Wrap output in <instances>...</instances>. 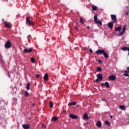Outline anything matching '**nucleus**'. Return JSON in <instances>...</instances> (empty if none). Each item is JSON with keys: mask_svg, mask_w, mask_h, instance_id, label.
I'll return each instance as SVG.
<instances>
[{"mask_svg": "<svg viewBox=\"0 0 129 129\" xmlns=\"http://www.w3.org/2000/svg\"><path fill=\"white\" fill-rule=\"evenodd\" d=\"M26 23H27L28 25H30V26H34L35 24L34 22H32L31 20H30V17L26 18Z\"/></svg>", "mask_w": 129, "mask_h": 129, "instance_id": "nucleus-5", "label": "nucleus"}, {"mask_svg": "<svg viewBox=\"0 0 129 129\" xmlns=\"http://www.w3.org/2000/svg\"><path fill=\"white\" fill-rule=\"evenodd\" d=\"M84 119H89V117H88L87 113H85L84 115Z\"/></svg>", "mask_w": 129, "mask_h": 129, "instance_id": "nucleus-18", "label": "nucleus"}, {"mask_svg": "<svg viewBox=\"0 0 129 129\" xmlns=\"http://www.w3.org/2000/svg\"><path fill=\"white\" fill-rule=\"evenodd\" d=\"M103 54L104 55V57H105V58H108V54H107V53H106V52L104 51Z\"/></svg>", "mask_w": 129, "mask_h": 129, "instance_id": "nucleus-19", "label": "nucleus"}, {"mask_svg": "<svg viewBox=\"0 0 129 129\" xmlns=\"http://www.w3.org/2000/svg\"><path fill=\"white\" fill-rule=\"evenodd\" d=\"M8 76L9 77V78H11V75L10 74V73H8Z\"/></svg>", "mask_w": 129, "mask_h": 129, "instance_id": "nucleus-35", "label": "nucleus"}, {"mask_svg": "<svg viewBox=\"0 0 129 129\" xmlns=\"http://www.w3.org/2000/svg\"><path fill=\"white\" fill-rule=\"evenodd\" d=\"M14 72H16V69L14 70Z\"/></svg>", "mask_w": 129, "mask_h": 129, "instance_id": "nucleus-48", "label": "nucleus"}, {"mask_svg": "<svg viewBox=\"0 0 129 129\" xmlns=\"http://www.w3.org/2000/svg\"><path fill=\"white\" fill-rule=\"evenodd\" d=\"M85 49H86V47H85Z\"/></svg>", "mask_w": 129, "mask_h": 129, "instance_id": "nucleus-50", "label": "nucleus"}, {"mask_svg": "<svg viewBox=\"0 0 129 129\" xmlns=\"http://www.w3.org/2000/svg\"><path fill=\"white\" fill-rule=\"evenodd\" d=\"M125 73H128L129 71H124Z\"/></svg>", "mask_w": 129, "mask_h": 129, "instance_id": "nucleus-38", "label": "nucleus"}, {"mask_svg": "<svg viewBox=\"0 0 129 129\" xmlns=\"http://www.w3.org/2000/svg\"><path fill=\"white\" fill-rule=\"evenodd\" d=\"M94 20L95 21V22L97 24H98L100 26L102 25V23H101V21L100 20H98V18H97V14H95L94 16Z\"/></svg>", "mask_w": 129, "mask_h": 129, "instance_id": "nucleus-1", "label": "nucleus"}, {"mask_svg": "<svg viewBox=\"0 0 129 129\" xmlns=\"http://www.w3.org/2000/svg\"><path fill=\"white\" fill-rule=\"evenodd\" d=\"M127 70H128V71H129V67L128 68H127Z\"/></svg>", "mask_w": 129, "mask_h": 129, "instance_id": "nucleus-42", "label": "nucleus"}, {"mask_svg": "<svg viewBox=\"0 0 129 129\" xmlns=\"http://www.w3.org/2000/svg\"><path fill=\"white\" fill-rule=\"evenodd\" d=\"M111 18L112 20L113 21V22L115 23L116 22V15H111Z\"/></svg>", "mask_w": 129, "mask_h": 129, "instance_id": "nucleus-10", "label": "nucleus"}, {"mask_svg": "<svg viewBox=\"0 0 129 129\" xmlns=\"http://www.w3.org/2000/svg\"><path fill=\"white\" fill-rule=\"evenodd\" d=\"M116 32H120L121 31V26H119L115 28Z\"/></svg>", "mask_w": 129, "mask_h": 129, "instance_id": "nucleus-14", "label": "nucleus"}, {"mask_svg": "<svg viewBox=\"0 0 129 129\" xmlns=\"http://www.w3.org/2000/svg\"><path fill=\"white\" fill-rule=\"evenodd\" d=\"M57 119H58V118H57L55 116H53V117H52L51 120H53V121H56V120H57Z\"/></svg>", "mask_w": 129, "mask_h": 129, "instance_id": "nucleus-23", "label": "nucleus"}, {"mask_svg": "<svg viewBox=\"0 0 129 129\" xmlns=\"http://www.w3.org/2000/svg\"><path fill=\"white\" fill-rule=\"evenodd\" d=\"M29 37H31V35H29L28 36V38H29Z\"/></svg>", "mask_w": 129, "mask_h": 129, "instance_id": "nucleus-43", "label": "nucleus"}, {"mask_svg": "<svg viewBox=\"0 0 129 129\" xmlns=\"http://www.w3.org/2000/svg\"><path fill=\"white\" fill-rule=\"evenodd\" d=\"M11 47H12V43H11V41L8 40L5 44V48L6 49H10Z\"/></svg>", "mask_w": 129, "mask_h": 129, "instance_id": "nucleus-3", "label": "nucleus"}, {"mask_svg": "<svg viewBox=\"0 0 129 129\" xmlns=\"http://www.w3.org/2000/svg\"><path fill=\"white\" fill-rule=\"evenodd\" d=\"M87 29H89V26H87Z\"/></svg>", "mask_w": 129, "mask_h": 129, "instance_id": "nucleus-45", "label": "nucleus"}, {"mask_svg": "<svg viewBox=\"0 0 129 129\" xmlns=\"http://www.w3.org/2000/svg\"><path fill=\"white\" fill-rule=\"evenodd\" d=\"M122 35H123V33H122V32H120L118 34V37H121Z\"/></svg>", "mask_w": 129, "mask_h": 129, "instance_id": "nucleus-29", "label": "nucleus"}, {"mask_svg": "<svg viewBox=\"0 0 129 129\" xmlns=\"http://www.w3.org/2000/svg\"><path fill=\"white\" fill-rule=\"evenodd\" d=\"M70 117H71L73 119H75V118H77V116H76L74 114H70Z\"/></svg>", "mask_w": 129, "mask_h": 129, "instance_id": "nucleus-15", "label": "nucleus"}, {"mask_svg": "<svg viewBox=\"0 0 129 129\" xmlns=\"http://www.w3.org/2000/svg\"><path fill=\"white\" fill-rule=\"evenodd\" d=\"M42 127H44V128H45V127H46V125H44V124H42Z\"/></svg>", "mask_w": 129, "mask_h": 129, "instance_id": "nucleus-36", "label": "nucleus"}, {"mask_svg": "<svg viewBox=\"0 0 129 129\" xmlns=\"http://www.w3.org/2000/svg\"><path fill=\"white\" fill-rule=\"evenodd\" d=\"M49 105H50V107L51 108H52V107H53V103H52V102H49Z\"/></svg>", "mask_w": 129, "mask_h": 129, "instance_id": "nucleus-32", "label": "nucleus"}, {"mask_svg": "<svg viewBox=\"0 0 129 129\" xmlns=\"http://www.w3.org/2000/svg\"><path fill=\"white\" fill-rule=\"evenodd\" d=\"M25 95L27 97H28V96H29V92L27 91H25Z\"/></svg>", "mask_w": 129, "mask_h": 129, "instance_id": "nucleus-31", "label": "nucleus"}, {"mask_svg": "<svg viewBox=\"0 0 129 129\" xmlns=\"http://www.w3.org/2000/svg\"><path fill=\"white\" fill-rule=\"evenodd\" d=\"M98 61L100 62V63H101V61H100V60H98Z\"/></svg>", "mask_w": 129, "mask_h": 129, "instance_id": "nucleus-41", "label": "nucleus"}, {"mask_svg": "<svg viewBox=\"0 0 129 129\" xmlns=\"http://www.w3.org/2000/svg\"><path fill=\"white\" fill-rule=\"evenodd\" d=\"M96 125L98 127H101V122H100V121H98L96 123Z\"/></svg>", "mask_w": 129, "mask_h": 129, "instance_id": "nucleus-17", "label": "nucleus"}, {"mask_svg": "<svg viewBox=\"0 0 129 129\" xmlns=\"http://www.w3.org/2000/svg\"><path fill=\"white\" fill-rule=\"evenodd\" d=\"M97 71L100 72V71H101V68L100 67L97 68Z\"/></svg>", "mask_w": 129, "mask_h": 129, "instance_id": "nucleus-30", "label": "nucleus"}, {"mask_svg": "<svg viewBox=\"0 0 129 129\" xmlns=\"http://www.w3.org/2000/svg\"><path fill=\"white\" fill-rule=\"evenodd\" d=\"M96 53L97 55L100 54H103L104 53V50L102 49H99L96 51Z\"/></svg>", "mask_w": 129, "mask_h": 129, "instance_id": "nucleus-6", "label": "nucleus"}, {"mask_svg": "<svg viewBox=\"0 0 129 129\" xmlns=\"http://www.w3.org/2000/svg\"><path fill=\"white\" fill-rule=\"evenodd\" d=\"M99 81H102V75L101 74H98L97 79L95 80V82H98Z\"/></svg>", "mask_w": 129, "mask_h": 129, "instance_id": "nucleus-4", "label": "nucleus"}, {"mask_svg": "<svg viewBox=\"0 0 129 129\" xmlns=\"http://www.w3.org/2000/svg\"><path fill=\"white\" fill-rule=\"evenodd\" d=\"M26 88L27 89V90H30V83H28Z\"/></svg>", "mask_w": 129, "mask_h": 129, "instance_id": "nucleus-22", "label": "nucleus"}, {"mask_svg": "<svg viewBox=\"0 0 129 129\" xmlns=\"http://www.w3.org/2000/svg\"><path fill=\"white\" fill-rule=\"evenodd\" d=\"M39 77H40V75L37 74V75H36V78H39Z\"/></svg>", "mask_w": 129, "mask_h": 129, "instance_id": "nucleus-34", "label": "nucleus"}, {"mask_svg": "<svg viewBox=\"0 0 129 129\" xmlns=\"http://www.w3.org/2000/svg\"><path fill=\"white\" fill-rule=\"evenodd\" d=\"M103 101H104V100L102 99Z\"/></svg>", "mask_w": 129, "mask_h": 129, "instance_id": "nucleus-51", "label": "nucleus"}, {"mask_svg": "<svg viewBox=\"0 0 129 129\" xmlns=\"http://www.w3.org/2000/svg\"><path fill=\"white\" fill-rule=\"evenodd\" d=\"M48 78H49V76L47 74H45L43 77V79L45 80V81H47V80H48Z\"/></svg>", "mask_w": 129, "mask_h": 129, "instance_id": "nucleus-13", "label": "nucleus"}, {"mask_svg": "<svg viewBox=\"0 0 129 129\" xmlns=\"http://www.w3.org/2000/svg\"><path fill=\"white\" fill-rule=\"evenodd\" d=\"M110 118H112V116H110Z\"/></svg>", "mask_w": 129, "mask_h": 129, "instance_id": "nucleus-44", "label": "nucleus"}, {"mask_svg": "<svg viewBox=\"0 0 129 129\" xmlns=\"http://www.w3.org/2000/svg\"><path fill=\"white\" fill-rule=\"evenodd\" d=\"M32 105H33V106H34V105H35V104H33Z\"/></svg>", "mask_w": 129, "mask_h": 129, "instance_id": "nucleus-49", "label": "nucleus"}, {"mask_svg": "<svg viewBox=\"0 0 129 129\" xmlns=\"http://www.w3.org/2000/svg\"><path fill=\"white\" fill-rule=\"evenodd\" d=\"M109 79H110V80H112V81H114L115 80V79H116V77H115V76L112 75H111L109 77H108Z\"/></svg>", "mask_w": 129, "mask_h": 129, "instance_id": "nucleus-8", "label": "nucleus"}, {"mask_svg": "<svg viewBox=\"0 0 129 129\" xmlns=\"http://www.w3.org/2000/svg\"><path fill=\"white\" fill-rule=\"evenodd\" d=\"M76 25H78V22H76Z\"/></svg>", "mask_w": 129, "mask_h": 129, "instance_id": "nucleus-47", "label": "nucleus"}, {"mask_svg": "<svg viewBox=\"0 0 129 129\" xmlns=\"http://www.w3.org/2000/svg\"><path fill=\"white\" fill-rule=\"evenodd\" d=\"M125 29H126V26L125 25H124L122 30V33H124V32H125Z\"/></svg>", "mask_w": 129, "mask_h": 129, "instance_id": "nucleus-27", "label": "nucleus"}, {"mask_svg": "<svg viewBox=\"0 0 129 129\" xmlns=\"http://www.w3.org/2000/svg\"><path fill=\"white\" fill-rule=\"evenodd\" d=\"M105 84L102 83L101 84V85H102V86H103V85H104Z\"/></svg>", "mask_w": 129, "mask_h": 129, "instance_id": "nucleus-40", "label": "nucleus"}, {"mask_svg": "<svg viewBox=\"0 0 129 129\" xmlns=\"http://www.w3.org/2000/svg\"><path fill=\"white\" fill-rule=\"evenodd\" d=\"M128 12H126V16H128Z\"/></svg>", "mask_w": 129, "mask_h": 129, "instance_id": "nucleus-39", "label": "nucleus"}, {"mask_svg": "<svg viewBox=\"0 0 129 129\" xmlns=\"http://www.w3.org/2000/svg\"><path fill=\"white\" fill-rule=\"evenodd\" d=\"M84 19H83V18H81V19H80V22L82 24H84Z\"/></svg>", "mask_w": 129, "mask_h": 129, "instance_id": "nucleus-28", "label": "nucleus"}, {"mask_svg": "<svg viewBox=\"0 0 129 129\" xmlns=\"http://www.w3.org/2000/svg\"><path fill=\"white\" fill-rule=\"evenodd\" d=\"M77 104V103L76 102H74L72 103H69L68 105H76Z\"/></svg>", "mask_w": 129, "mask_h": 129, "instance_id": "nucleus-21", "label": "nucleus"}, {"mask_svg": "<svg viewBox=\"0 0 129 129\" xmlns=\"http://www.w3.org/2000/svg\"><path fill=\"white\" fill-rule=\"evenodd\" d=\"M119 108L121 110H125V106H124V105H120V106H119Z\"/></svg>", "mask_w": 129, "mask_h": 129, "instance_id": "nucleus-16", "label": "nucleus"}, {"mask_svg": "<svg viewBox=\"0 0 129 129\" xmlns=\"http://www.w3.org/2000/svg\"><path fill=\"white\" fill-rule=\"evenodd\" d=\"M123 75H124V76H126L127 77H128V76H129V75L126 73H124Z\"/></svg>", "mask_w": 129, "mask_h": 129, "instance_id": "nucleus-33", "label": "nucleus"}, {"mask_svg": "<svg viewBox=\"0 0 129 129\" xmlns=\"http://www.w3.org/2000/svg\"><path fill=\"white\" fill-rule=\"evenodd\" d=\"M105 124H106L108 126H110V122L108 121H106L104 122Z\"/></svg>", "mask_w": 129, "mask_h": 129, "instance_id": "nucleus-20", "label": "nucleus"}, {"mask_svg": "<svg viewBox=\"0 0 129 129\" xmlns=\"http://www.w3.org/2000/svg\"><path fill=\"white\" fill-rule=\"evenodd\" d=\"M92 10H93V11H96V10H97V7L96 6H92Z\"/></svg>", "mask_w": 129, "mask_h": 129, "instance_id": "nucleus-25", "label": "nucleus"}, {"mask_svg": "<svg viewBox=\"0 0 129 129\" xmlns=\"http://www.w3.org/2000/svg\"><path fill=\"white\" fill-rule=\"evenodd\" d=\"M121 50H122V51H128V54H127V56H128L129 55V47H123L121 48Z\"/></svg>", "mask_w": 129, "mask_h": 129, "instance_id": "nucleus-11", "label": "nucleus"}, {"mask_svg": "<svg viewBox=\"0 0 129 129\" xmlns=\"http://www.w3.org/2000/svg\"><path fill=\"white\" fill-rule=\"evenodd\" d=\"M22 127H23L24 129H29L30 127V126L28 124H23L22 125Z\"/></svg>", "mask_w": 129, "mask_h": 129, "instance_id": "nucleus-9", "label": "nucleus"}, {"mask_svg": "<svg viewBox=\"0 0 129 129\" xmlns=\"http://www.w3.org/2000/svg\"><path fill=\"white\" fill-rule=\"evenodd\" d=\"M90 53L93 52L92 49H91V48L90 49Z\"/></svg>", "mask_w": 129, "mask_h": 129, "instance_id": "nucleus-37", "label": "nucleus"}, {"mask_svg": "<svg viewBox=\"0 0 129 129\" xmlns=\"http://www.w3.org/2000/svg\"><path fill=\"white\" fill-rule=\"evenodd\" d=\"M35 58L32 57L31 58V61L32 62V63H35Z\"/></svg>", "mask_w": 129, "mask_h": 129, "instance_id": "nucleus-26", "label": "nucleus"}, {"mask_svg": "<svg viewBox=\"0 0 129 129\" xmlns=\"http://www.w3.org/2000/svg\"><path fill=\"white\" fill-rule=\"evenodd\" d=\"M32 51H33V49L32 48H25L24 49V52H25V53H31Z\"/></svg>", "mask_w": 129, "mask_h": 129, "instance_id": "nucleus-7", "label": "nucleus"}, {"mask_svg": "<svg viewBox=\"0 0 129 129\" xmlns=\"http://www.w3.org/2000/svg\"><path fill=\"white\" fill-rule=\"evenodd\" d=\"M75 29H76V30H77V29H78V28H77V27H75Z\"/></svg>", "mask_w": 129, "mask_h": 129, "instance_id": "nucleus-46", "label": "nucleus"}, {"mask_svg": "<svg viewBox=\"0 0 129 129\" xmlns=\"http://www.w3.org/2000/svg\"><path fill=\"white\" fill-rule=\"evenodd\" d=\"M4 24L6 28H8L9 29L12 28V24L11 23L8 22V21H4Z\"/></svg>", "mask_w": 129, "mask_h": 129, "instance_id": "nucleus-2", "label": "nucleus"}, {"mask_svg": "<svg viewBox=\"0 0 129 129\" xmlns=\"http://www.w3.org/2000/svg\"><path fill=\"white\" fill-rule=\"evenodd\" d=\"M113 23L114 22H109L108 24V26L110 29H112V28H113Z\"/></svg>", "mask_w": 129, "mask_h": 129, "instance_id": "nucleus-12", "label": "nucleus"}, {"mask_svg": "<svg viewBox=\"0 0 129 129\" xmlns=\"http://www.w3.org/2000/svg\"><path fill=\"white\" fill-rule=\"evenodd\" d=\"M105 85L106 86V87H107V88H109L110 86H109V84L108 83V82H105Z\"/></svg>", "mask_w": 129, "mask_h": 129, "instance_id": "nucleus-24", "label": "nucleus"}]
</instances>
